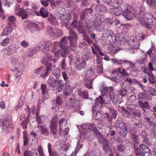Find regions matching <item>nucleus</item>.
I'll return each mask as SVG.
<instances>
[{"label":"nucleus","mask_w":156,"mask_h":156,"mask_svg":"<svg viewBox=\"0 0 156 156\" xmlns=\"http://www.w3.org/2000/svg\"><path fill=\"white\" fill-rule=\"evenodd\" d=\"M69 37H63L58 44L57 41L54 42L52 45L51 43V45L49 47H51L50 53H53L55 56L57 58L60 55L65 57L68 53L67 44L69 41Z\"/></svg>","instance_id":"1"},{"label":"nucleus","mask_w":156,"mask_h":156,"mask_svg":"<svg viewBox=\"0 0 156 156\" xmlns=\"http://www.w3.org/2000/svg\"><path fill=\"white\" fill-rule=\"evenodd\" d=\"M51 45V42L50 41H41L40 44L32 48L29 49L27 53V55L30 57L32 56L34 54H36L37 52L39 50L42 51L45 54H48L51 55L50 53L51 47L50 46Z\"/></svg>","instance_id":"2"},{"label":"nucleus","mask_w":156,"mask_h":156,"mask_svg":"<svg viewBox=\"0 0 156 156\" xmlns=\"http://www.w3.org/2000/svg\"><path fill=\"white\" fill-rule=\"evenodd\" d=\"M133 146L136 156H152L150 148L146 145L141 144L138 147L136 144H134Z\"/></svg>","instance_id":"3"},{"label":"nucleus","mask_w":156,"mask_h":156,"mask_svg":"<svg viewBox=\"0 0 156 156\" xmlns=\"http://www.w3.org/2000/svg\"><path fill=\"white\" fill-rule=\"evenodd\" d=\"M129 7L130 6L127 5H125L123 6V9L122 11V16L127 21L131 20L133 19L134 17H135L136 20L139 21L137 18L140 16L141 17V16L144 13H140L135 16L133 12L129 10Z\"/></svg>","instance_id":"4"},{"label":"nucleus","mask_w":156,"mask_h":156,"mask_svg":"<svg viewBox=\"0 0 156 156\" xmlns=\"http://www.w3.org/2000/svg\"><path fill=\"white\" fill-rule=\"evenodd\" d=\"M72 26L75 28L77 29V30L83 34L84 40L89 44L92 43V41L87 36V34L84 32V27L83 24L80 22H77L75 20H74L71 23Z\"/></svg>","instance_id":"5"},{"label":"nucleus","mask_w":156,"mask_h":156,"mask_svg":"<svg viewBox=\"0 0 156 156\" xmlns=\"http://www.w3.org/2000/svg\"><path fill=\"white\" fill-rule=\"evenodd\" d=\"M118 70L115 69L114 71L112 73L111 77L108 78L111 80L114 81L115 82H118L117 80L120 76L122 75L125 76H128L129 75L128 74L124 69H118Z\"/></svg>","instance_id":"6"},{"label":"nucleus","mask_w":156,"mask_h":156,"mask_svg":"<svg viewBox=\"0 0 156 156\" xmlns=\"http://www.w3.org/2000/svg\"><path fill=\"white\" fill-rule=\"evenodd\" d=\"M128 43L131 48L135 50L139 48L140 42L136 37L131 36L129 40L128 41Z\"/></svg>","instance_id":"7"},{"label":"nucleus","mask_w":156,"mask_h":156,"mask_svg":"<svg viewBox=\"0 0 156 156\" xmlns=\"http://www.w3.org/2000/svg\"><path fill=\"white\" fill-rule=\"evenodd\" d=\"M105 100L104 97L101 96H99L95 100V103L93 105L92 107H94L95 109L100 111L103 106V104L105 102Z\"/></svg>","instance_id":"8"},{"label":"nucleus","mask_w":156,"mask_h":156,"mask_svg":"<svg viewBox=\"0 0 156 156\" xmlns=\"http://www.w3.org/2000/svg\"><path fill=\"white\" fill-rule=\"evenodd\" d=\"M76 101L73 95H71L68 101L64 104V107L66 109H69L76 107Z\"/></svg>","instance_id":"9"},{"label":"nucleus","mask_w":156,"mask_h":156,"mask_svg":"<svg viewBox=\"0 0 156 156\" xmlns=\"http://www.w3.org/2000/svg\"><path fill=\"white\" fill-rule=\"evenodd\" d=\"M128 133L131 134L132 140L137 145L139 143V140L138 138L139 135L137 134L136 130L134 129H130L128 130Z\"/></svg>","instance_id":"10"},{"label":"nucleus","mask_w":156,"mask_h":156,"mask_svg":"<svg viewBox=\"0 0 156 156\" xmlns=\"http://www.w3.org/2000/svg\"><path fill=\"white\" fill-rule=\"evenodd\" d=\"M27 27L31 33H37L39 31L38 26L34 22H28Z\"/></svg>","instance_id":"11"},{"label":"nucleus","mask_w":156,"mask_h":156,"mask_svg":"<svg viewBox=\"0 0 156 156\" xmlns=\"http://www.w3.org/2000/svg\"><path fill=\"white\" fill-rule=\"evenodd\" d=\"M57 119L53 118L50 122V127L51 132L53 135L55 134L57 132Z\"/></svg>","instance_id":"12"},{"label":"nucleus","mask_w":156,"mask_h":156,"mask_svg":"<svg viewBox=\"0 0 156 156\" xmlns=\"http://www.w3.org/2000/svg\"><path fill=\"white\" fill-rule=\"evenodd\" d=\"M110 92H109V96L114 105H116L118 100V96L115 94L113 90V88H111Z\"/></svg>","instance_id":"13"},{"label":"nucleus","mask_w":156,"mask_h":156,"mask_svg":"<svg viewBox=\"0 0 156 156\" xmlns=\"http://www.w3.org/2000/svg\"><path fill=\"white\" fill-rule=\"evenodd\" d=\"M123 7L112 8L110 9V12L112 14L115 16H119L122 14Z\"/></svg>","instance_id":"14"},{"label":"nucleus","mask_w":156,"mask_h":156,"mask_svg":"<svg viewBox=\"0 0 156 156\" xmlns=\"http://www.w3.org/2000/svg\"><path fill=\"white\" fill-rule=\"evenodd\" d=\"M35 14L37 16H41L43 18H44L48 16L49 12L47 9L42 8L40 9L39 12H36Z\"/></svg>","instance_id":"15"},{"label":"nucleus","mask_w":156,"mask_h":156,"mask_svg":"<svg viewBox=\"0 0 156 156\" xmlns=\"http://www.w3.org/2000/svg\"><path fill=\"white\" fill-rule=\"evenodd\" d=\"M115 127L116 129L126 126V124L123 122L121 118L118 117L115 122Z\"/></svg>","instance_id":"16"},{"label":"nucleus","mask_w":156,"mask_h":156,"mask_svg":"<svg viewBox=\"0 0 156 156\" xmlns=\"http://www.w3.org/2000/svg\"><path fill=\"white\" fill-rule=\"evenodd\" d=\"M66 85L63 91V93L66 96L69 95V97H70L71 95H73V94H70L72 92V88H71L68 82H66Z\"/></svg>","instance_id":"17"},{"label":"nucleus","mask_w":156,"mask_h":156,"mask_svg":"<svg viewBox=\"0 0 156 156\" xmlns=\"http://www.w3.org/2000/svg\"><path fill=\"white\" fill-rule=\"evenodd\" d=\"M28 9H23V8H20L16 13V15L21 16L23 19H25L28 16Z\"/></svg>","instance_id":"18"},{"label":"nucleus","mask_w":156,"mask_h":156,"mask_svg":"<svg viewBox=\"0 0 156 156\" xmlns=\"http://www.w3.org/2000/svg\"><path fill=\"white\" fill-rule=\"evenodd\" d=\"M66 85V82L63 81L62 80H60L58 81L56 85V89L58 92H61L63 87Z\"/></svg>","instance_id":"19"},{"label":"nucleus","mask_w":156,"mask_h":156,"mask_svg":"<svg viewBox=\"0 0 156 156\" xmlns=\"http://www.w3.org/2000/svg\"><path fill=\"white\" fill-rule=\"evenodd\" d=\"M95 136L98 143L100 144H103L108 141L107 139L103 136L100 132L98 133V134H96Z\"/></svg>","instance_id":"20"},{"label":"nucleus","mask_w":156,"mask_h":156,"mask_svg":"<svg viewBox=\"0 0 156 156\" xmlns=\"http://www.w3.org/2000/svg\"><path fill=\"white\" fill-rule=\"evenodd\" d=\"M116 129L121 136L124 138L126 137L127 133L128 132V130H127L128 129L127 126Z\"/></svg>","instance_id":"21"},{"label":"nucleus","mask_w":156,"mask_h":156,"mask_svg":"<svg viewBox=\"0 0 156 156\" xmlns=\"http://www.w3.org/2000/svg\"><path fill=\"white\" fill-rule=\"evenodd\" d=\"M154 48V45L152 44L151 48L148 51H147V53L150 56V57L151 59V62H154V61L155 60V58L156 53L154 52L153 49Z\"/></svg>","instance_id":"22"},{"label":"nucleus","mask_w":156,"mask_h":156,"mask_svg":"<svg viewBox=\"0 0 156 156\" xmlns=\"http://www.w3.org/2000/svg\"><path fill=\"white\" fill-rule=\"evenodd\" d=\"M39 110L37 108L36 112V120L38 124H41L42 123V122L45 120V119H47V118L46 116L44 115L40 116L39 115Z\"/></svg>","instance_id":"23"},{"label":"nucleus","mask_w":156,"mask_h":156,"mask_svg":"<svg viewBox=\"0 0 156 156\" xmlns=\"http://www.w3.org/2000/svg\"><path fill=\"white\" fill-rule=\"evenodd\" d=\"M104 2L106 3L110 6H115L118 5L121 1V0H103Z\"/></svg>","instance_id":"24"},{"label":"nucleus","mask_w":156,"mask_h":156,"mask_svg":"<svg viewBox=\"0 0 156 156\" xmlns=\"http://www.w3.org/2000/svg\"><path fill=\"white\" fill-rule=\"evenodd\" d=\"M58 81L57 80L55 79L52 76H50L48 80L47 83L50 87L54 88Z\"/></svg>","instance_id":"25"},{"label":"nucleus","mask_w":156,"mask_h":156,"mask_svg":"<svg viewBox=\"0 0 156 156\" xmlns=\"http://www.w3.org/2000/svg\"><path fill=\"white\" fill-rule=\"evenodd\" d=\"M58 18L62 20H69L71 17V15L70 14H58L57 16Z\"/></svg>","instance_id":"26"},{"label":"nucleus","mask_w":156,"mask_h":156,"mask_svg":"<svg viewBox=\"0 0 156 156\" xmlns=\"http://www.w3.org/2000/svg\"><path fill=\"white\" fill-rule=\"evenodd\" d=\"M18 49V47L14 45L10 46L7 49H5V50L9 52L8 54V55H10L16 52Z\"/></svg>","instance_id":"27"},{"label":"nucleus","mask_w":156,"mask_h":156,"mask_svg":"<svg viewBox=\"0 0 156 156\" xmlns=\"http://www.w3.org/2000/svg\"><path fill=\"white\" fill-rule=\"evenodd\" d=\"M12 30V26L8 24L6 28L3 30L2 35L3 36L6 35L10 33Z\"/></svg>","instance_id":"28"},{"label":"nucleus","mask_w":156,"mask_h":156,"mask_svg":"<svg viewBox=\"0 0 156 156\" xmlns=\"http://www.w3.org/2000/svg\"><path fill=\"white\" fill-rule=\"evenodd\" d=\"M72 39L71 38L69 39L70 42V46L69 48L72 51H74L76 49L77 40H76V38H74V41H73Z\"/></svg>","instance_id":"29"},{"label":"nucleus","mask_w":156,"mask_h":156,"mask_svg":"<svg viewBox=\"0 0 156 156\" xmlns=\"http://www.w3.org/2000/svg\"><path fill=\"white\" fill-rule=\"evenodd\" d=\"M88 126V129L93 131L95 135L100 132L94 123H90Z\"/></svg>","instance_id":"30"},{"label":"nucleus","mask_w":156,"mask_h":156,"mask_svg":"<svg viewBox=\"0 0 156 156\" xmlns=\"http://www.w3.org/2000/svg\"><path fill=\"white\" fill-rule=\"evenodd\" d=\"M52 69H41V77L43 78H46L50 73Z\"/></svg>","instance_id":"31"},{"label":"nucleus","mask_w":156,"mask_h":156,"mask_svg":"<svg viewBox=\"0 0 156 156\" xmlns=\"http://www.w3.org/2000/svg\"><path fill=\"white\" fill-rule=\"evenodd\" d=\"M84 80L85 81V87L88 89H92V84L94 81L93 80L91 79H87L85 78H84Z\"/></svg>","instance_id":"32"},{"label":"nucleus","mask_w":156,"mask_h":156,"mask_svg":"<svg viewBox=\"0 0 156 156\" xmlns=\"http://www.w3.org/2000/svg\"><path fill=\"white\" fill-rule=\"evenodd\" d=\"M108 109L110 113L112 114V118L115 119L118 114V111L112 107H108Z\"/></svg>","instance_id":"33"},{"label":"nucleus","mask_w":156,"mask_h":156,"mask_svg":"<svg viewBox=\"0 0 156 156\" xmlns=\"http://www.w3.org/2000/svg\"><path fill=\"white\" fill-rule=\"evenodd\" d=\"M48 22L51 25L56 26L58 24L56 19L55 17L52 15H50L47 19Z\"/></svg>","instance_id":"34"},{"label":"nucleus","mask_w":156,"mask_h":156,"mask_svg":"<svg viewBox=\"0 0 156 156\" xmlns=\"http://www.w3.org/2000/svg\"><path fill=\"white\" fill-rule=\"evenodd\" d=\"M104 21V20L101 17H100L99 19H97L96 20L94 23V27L97 30H99V27L101 24L102 22H103Z\"/></svg>","instance_id":"35"},{"label":"nucleus","mask_w":156,"mask_h":156,"mask_svg":"<svg viewBox=\"0 0 156 156\" xmlns=\"http://www.w3.org/2000/svg\"><path fill=\"white\" fill-rule=\"evenodd\" d=\"M119 34H116L115 35L112 33V34H111V35L109 36V37L111 38V41H112V43H115L117 41H121L122 40L119 39Z\"/></svg>","instance_id":"36"},{"label":"nucleus","mask_w":156,"mask_h":156,"mask_svg":"<svg viewBox=\"0 0 156 156\" xmlns=\"http://www.w3.org/2000/svg\"><path fill=\"white\" fill-rule=\"evenodd\" d=\"M37 128H41V132L42 134L47 136L48 135L49 131L47 127L41 125H39L37 126Z\"/></svg>","instance_id":"37"},{"label":"nucleus","mask_w":156,"mask_h":156,"mask_svg":"<svg viewBox=\"0 0 156 156\" xmlns=\"http://www.w3.org/2000/svg\"><path fill=\"white\" fill-rule=\"evenodd\" d=\"M112 87H105L101 91V94L102 97L105 98L107 95H108V92L109 94V92H110L111 88H112Z\"/></svg>","instance_id":"38"},{"label":"nucleus","mask_w":156,"mask_h":156,"mask_svg":"<svg viewBox=\"0 0 156 156\" xmlns=\"http://www.w3.org/2000/svg\"><path fill=\"white\" fill-rule=\"evenodd\" d=\"M102 149L106 153H108L111 151V149L109 144L108 141L103 144Z\"/></svg>","instance_id":"39"},{"label":"nucleus","mask_w":156,"mask_h":156,"mask_svg":"<svg viewBox=\"0 0 156 156\" xmlns=\"http://www.w3.org/2000/svg\"><path fill=\"white\" fill-rule=\"evenodd\" d=\"M138 105L143 109L148 108L149 107V103L147 101H145L144 102H143L140 100L138 102Z\"/></svg>","instance_id":"40"},{"label":"nucleus","mask_w":156,"mask_h":156,"mask_svg":"<svg viewBox=\"0 0 156 156\" xmlns=\"http://www.w3.org/2000/svg\"><path fill=\"white\" fill-rule=\"evenodd\" d=\"M110 53L112 54H115L120 50L119 48L116 45L111 46H110Z\"/></svg>","instance_id":"41"},{"label":"nucleus","mask_w":156,"mask_h":156,"mask_svg":"<svg viewBox=\"0 0 156 156\" xmlns=\"http://www.w3.org/2000/svg\"><path fill=\"white\" fill-rule=\"evenodd\" d=\"M16 20V18L14 16H9L8 19V24L11 26L14 25L15 23Z\"/></svg>","instance_id":"42"},{"label":"nucleus","mask_w":156,"mask_h":156,"mask_svg":"<svg viewBox=\"0 0 156 156\" xmlns=\"http://www.w3.org/2000/svg\"><path fill=\"white\" fill-rule=\"evenodd\" d=\"M112 31L109 29L105 30L103 32L102 37H103L107 38L108 36L112 34Z\"/></svg>","instance_id":"43"},{"label":"nucleus","mask_w":156,"mask_h":156,"mask_svg":"<svg viewBox=\"0 0 156 156\" xmlns=\"http://www.w3.org/2000/svg\"><path fill=\"white\" fill-rule=\"evenodd\" d=\"M38 151L39 153V155L38 154L37 152V151L36 150L34 151V153H35V154L33 156H44V152L43 151L42 147L41 145H40L38 148Z\"/></svg>","instance_id":"44"},{"label":"nucleus","mask_w":156,"mask_h":156,"mask_svg":"<svg viewBox=\"0 0 156 156\" xmlns=\"http://www.w3.org/2000/svg\"><path fill=\"white\" fill-rule=\"evenodd\" d=\"M126 146L123 145L121 144L118 145L116 147L117 150L119 152L124 153L126 151Z\"/></svg>","instance_id":"45"},{"label":"nucleus","mask_w":156,"mask_h":156,"mask_svg":"<svg viewBox=\"0 0 156 156\" xmlns=\"http://www.w3.org/2000/svg\"><path fill=\"white\" fill-rule=\"evenodd\" d=\"M96 11L98 12H104L106 10L105 7L102 4H98L95 7Z\"/></svg>","instance_id":"46"},{"label":"nucleus","mask_w":156,"mask_h":156,"mask_svg":"<svg viewBox=\"0 0 156 156\" xmlns=\"http://www.w3.org/2000/svg\"><path fill=\"white\" fill-rule=\"evenodd\" d=\"M131 86L130 84L126 82L122 83V87L124 91L126 92L127 90H129Z\"/></svg>","instance_id":"47"},{"label":"nucleus","mask_w":156,"mask_h":156,"mask_svg":"<svg viewBox=\"0 0 156 156\" xmlns=\"http://www.w3.org/2000/svg\"><path fill=\"white\" fill-rule=\"evenodd\" d=\"M155 123H156V114H154L151 116V119L148 124L149 126H151Z\"/></svg>","instance_id":"48"},{"label":"nucleus","mask_w":156,"mask_h":156,"mask_svg":"<svg viewBox=\"0 0 156 156\" xmlns=\"http://www.w3.org/2000/svg\"><path fill=\"white\" fill-rule=\"evenodd\" d=\"M69 34L71 35L69 37V39L71 38L73 41H74V38H76V40H77V37L76 34L74 31L71 29H69Z\"/></svg>","instance_id":"49"},{"label":"nucleus","mask_w":156,"mask_h":156,"mask_svg":"<svg viewBox=\"0 0 156 156\" xmlns=\"http://www.w3.org/2000/svg\"><path fill=\"white\" fill-rule=\"evenodd\" d=\"M55 32L54 33V37H61L63 35V33L62 30L59 29L58 28H56L55 29Z\"/></svg>","instance_id":"50"},{"label":"nucleus","mask_w":156,"mask_h":156,"mask_svg":"<svg viewBox=\"0 0 156 156\" xmlns=\"http://www.w3.org/2000/svg\"><path fill=\"white\" fill-rule=\"evenodd\" d=\"M46 32L47 34L50 36H54V33L52 28L49 25H48L46 27Z\"/></svg>","instance_id":"51"},{"label":"nucleus","mask_w":156,"mask_h":156,"mask_svg":"<svg viewBox=\"0 0 156 156\" xmlns=\"http://www.w3.org/2000/svg\"><path fill=\"white\" fill-rule=\"evenodd\" d=\"M147 90L149 94L152 96H156V90L153 87H147Z\"/></svg>","instance_id":"52"},{"label":"nucleus","mask_w":156,"mask_h":156,"mask_svg":"<svg viewBox=\"0 0 156 156\" xmlns=\"http://www.w3.org/2000/svg\"><path fill=\"white\" fill-rule=\"evenodd\" d=\"M2 124L3 126V128L5 129V130H6L9 125L8 118L6 117L5 118Z\"/></svg>","instance_id":"53"},{"label":"nucleus","mask_w":156,"mask_h":156,"mask_svg":"<svg viewBox=\"0 0 156 156\" xmlns=\"http://www.w3.org/2000/svg\"><path fill=\"white\" fill-rule=\"evenodd\" d=\"M134 124L137 126L138 128H140L142 126V121L139 119H135L133 120Z\"/></svg>","instance_id":"54"},{"label":"nucleus","mask_w":156,"mask_h":156,"mask_svg":"<svg viewBox=\"0 0 156 156\" xmlns=\"http://www.w3.org/2000/svg\"><path fill=\"white\" fill-rule=\"evenodd\" d=\"M24 98L23 96H21L19 100L18 103L16 107V110H17L19 108L22 106L23 103V101L24 99Z\"/></svg>","instance_id":"55"},{"label":"nucleus","mask_w":156,"mask_h":156,"mask_svg":"<svg viewBox=\"0 0 156 156\" xmlns=\"http://www.w3.org/2000/svg\"><path fill=\"white\" fill-rule=\"evenodd\" d=\"M11 70L14 72H16V78L20 77L22 75V71L20 70L19 69H13Z\"/></svg>","instance_id":"56"},{"label":"nucleus","mask_w":156,"mask_h":156,"mask_svg":"<svg viewBox=\"0 0 156 156\" xmlns=\"http://www.w3.org/2000/svg\"><path fill=\"white\" fill-rule=\"evenodd\" d=\"M82 147V145L80 144H77L75 150L73 153L71 155V156H76L79 149Z\"/></svg>","instance_id":"57"},{"label":"nucleus","mask_w":156,"mask_h":156,"mask_svg":"<svg viewBox=\"0 0 156 156\" xmlns=\"http://www.w3.org/2000/svg\"><path fill=\"white\" fill-rule=\"evenodd\" d=\"M83 58L84 60H87L92 58L91 54L89 52L83 53Z\"/></svg>","instance_id":"58"},{"label":"nucleus","mask_w":156,"mask_h":156,"mask_svg":"<svg viewBox=\"0 0 156 156\" xmlns=\"http://www.w3.org/2000/svg\"><path fill=\"white\" fill-rule=\"evenodd\" d=\"M111 60L113 62L119 65H121L122 63H125L124 61H125L121 59H117L116 58L112 59Z\"/></svg>","instance_id":"59"},{"label":"nucleus","mask_w":156,"mask_h":156,"mask_svg":"<svg viewBox=\"0 0 156 156\" xmlns=\"http://www.w3.org/2000/svg\"><path fill=\"white\" fill-rule=\"evenodd\" d=\"M119 139L115 137L112 138L111 140V143L112 145H116L119 143Z\"/></svg>","instance_id":"60"},{"label":"nucleus","mask_w":156,"mask_h":156,"mask_svg":"<svg viewBox=\"0 0 156 156\" xmlns=\"http://www.w3.org/2000/svg\"><path fill=\"white\" fill-rule=\"evenodd\" d=\"M21 45L23 48H27L30 45L29 43L26 40H23L20 42Z\"/></svg>","instance_id":"61"},{"label":"nucleus","mask_w":156,"mask_h":156,"mask_svg":"<svg viewBox=\"0 0 156 156\" xmlns=\"http://www.w3.org/2000/svg\"><path fill=\"white\" fill-rule=\"evenodd\" d=\"M52 71V74L57 78L60 74V70L58 69H53Z\"/></svg>","instance_id":"62"},{"label":"nucleus","mask_w":156,"mask_h":156,"mask_svg":"<svg viewBox=\"0 0 156 156\" xmlns=\"http://www.w3.org/2000/svg\"><path fill=\"white\" fill-rule=\"evenodd\" d=\"M76 1L77 2L81 1L82 5L84 6L89 5L90 2V0H76Z\"/></svg>","instance_id":"63"},{"label":"nucleus","mask_w":156,"mask_h":156,"mask_svg":"<svg viewBox=\"0 0 156 156\" xmlns=\"http://www.w3.org/2000/svg\"><path fill=\"white\" fill-rule=\"evenodd\" d=\"M90 9H85L83 12H81L80 14V18L81 20L84 19L85 17V13L87 12H89L90 11Z\"/></svg>","instance_id":"64"}]
</instances>
